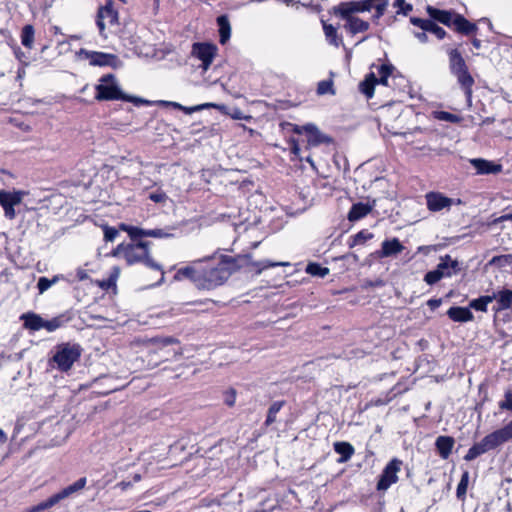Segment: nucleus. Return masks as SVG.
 Here are the masks:
<instances>
[{
	"instance_id": "603ef678",
	"label": "nucleus",
	"mask_w": 512,
	"mask_h": 512,
	"mask_svg": "<svg viewBox=\"0 0 512 512\" xmlns=\"http://www.w3.org/2000/svg\"><path fill=\"white\" fill-rule=\"evenodd\" d=\"M236 395V390L234 388H229L224 392V403L229 407H233L236 402Z\"/></svg>"
},
{
	"instance_id": "5fc2aeb1",
	"label": "nucleus",
	"mask_w": 512,
	"mask_h": 512,
	"mask_svg": "<svg viewBox=\"0 0 512 512\" xmlns=\"http://www.w3.org/2000/svg\"><path fill=\"white\" fill-rule=\"evenodd\" d=\"M154 203H164L167 200V195L163 191L152 192L148 197Z\"/></svg>"
},
{
	"instance_id": "58836bf2",
	"label": "nucleus",
	"mask_w": 512,
	"mask_h": 512,
	"mask_svg": "<svg viewBox=\"0 0 512 512\" xmlns=\"http://www.w3.org/2000/svg\"><path fill=\"white\" fill-rule=\"evenodd\" d=\"M305 271L311 276H316L320 278L326 277L330 272L328 267L321 266L319 263L316 262L308 263Z\"/></svg>"
},
{
	"instance_id": "a878e982",
	"label": "nucleus",
	"mask_w": 512,
	"mask_h": 512,
	"mask_svg": "<svg viewBox=\"0 0 512 512\" xmlns=\"http://www.w3.org/2000/svg\"><path fill=\"white\" fill-rule=\"evenodd\" d=\"M448 317L454 322L465 323L472 321L474 315L471 310L467 307L452 306L447 311Z\"/></svg>"
},
{
	"instance_id": "f8f14e48",
	"label": "nucleus",
	"mask_w": 512,
	"mask_h": 512,
	"mask_svg": "<svg viewBox=\"0 0 512 512\" xmlns=\"http://www.w3.org/2000/svg\"><path fill=\"white\" fill-rule=\"evenodd\" d=\"M26 194L22 190L6 191L0 190V205L4 210V215L7 219H14L16 211L14 207L22 202L23 196Z\"/></svg>"
},
{
	"instance_id": "2eb2a0df",
	"label": "nucleus",
	"mask_w": 512,
	"mask_h": 512,
	"mask_svg": "<svg viewBox=\"0 0 512 512\" xmlns=\"http://www.w3.org/2000/svg\"><path fill=\"white\" fill-rule=\"evenodd\" d=\"M174 279L181 281L188 279L200 289V262L194 261L191 265L178 269L174 275Z\"/></svg>"
},
{
	"instance_id": "0eeeda50",
	"label": "nucleus",
	"mask_w": 512,
	"mask_h": 512,
	"mask_svg": "<svg viewBox=\"0 0 512 512\" xmlns=\"http://www.w3.org/2000/svg\"><path fill=\"white\" fill-rule=\"evenodd\" d=\"M388 6V0H361L351 2H341L332 8V13L336 16H347L349 13L365 12L375 10L372 19L377 22L385 13Z\"/></svg>"
},
{
	"instance_id": "09e8293b",
	"label": "nucleus",
	"mask_w": 512,
	"mask_h": 512,
	"mask_svg": "<svg viewBox=\"0 0 512 512\" xmlns=\"http://www.w3.org/2000/svg\"><path fill=\"white\" fill-rule=\"evenodd\" d=\"M105 242H113L119 235V230L107 224L102 225Z\"/></svg>"
},
{
	"instance_id": "9d476101",
	"label": "nucleus",
	"mask_w": 512,
	"mask_h": 512,
	"mask_svg": "<svg viewBox=\"0 0 512 512\" xmlns=\"http://www.w3.org/2000/svg\"><path fill=\"white\" fill-rule=\"evenodd\" d=\"M119 24V13L114 7L113 1H106V3L98 8L96 15V25L99 29L100 35H104L106 27H113Z\"/></svg>"
},
{
	"instance_id": "864d4df0",
	"label": "nucleus",
	"mask_w": 512,
	"mask_h": 512,
	"mask_svg": "<svg viewBox=\"0 0 512 512\" xmlns=\"http://www.w3.org/2000/svg\"><path fill=\"white\" fill-rule=\"evenodd\" d=\"M435 117L438 119V120H443V121H448V122H456L458 120V116L455 115V114H452L450 112H446V111H438V112H435Z\"/></svg>"
},
{
	"instance_id": "49530a36",
	"label": "nucleus",
	"mask_w": 512,
	"mask_h": 512,
	"mask_svg": "<svg viewBox=\"0 0 512 512\" xmlns=\"http://www.w3.org/2000/svg\"><path fill=\"white\" fill-rule=\"evenodd\" d=\"M285 265L284 263H274L268 260L252 262L251 266L256 274H260L263 270H266L271 267Z\"/></svg>"
},
{
	"instance_id": "ddd939ff",
	"label": "nucleus",
	"mask_w": 512,
	"mask_h": 512,
	"mask_svg": "<svg viewBox=\"0 0 512 512\" xmlns=\"http://www.w3.org/2000/svg\"><path fill=\"white\" fill-rule=\"evenodd\" d=\"M426 206L430 212H439L443 209H449L453 204V199L445 196L438 191H430L425 194Z\"/></svg>"
},
{
	"instance_id": "37998d69",
	"label": "nucleus",
	"mask_w": 512,
	"mask_h": 512,
	"mask_svg": "<svg viewBox=\"0 0 512 512\" xmlns=\"http://www.w3.org/2000/svg\"><path fill=\"white\" fill-rule=\"evenodd\" d=\"M444 277H451V273L450 272H445L444 273V272H441L438 269H434V270L429 271V272H427L425 274L424 281L428 285H434V284H436L438 281H440Z\"/></svg>"
},
{
	"instance_id": "3c124183",
	"label": "nucleus",
	"mask_w": 512,
	"mask_h": 512,
	"mask_svg": "<svg viewBox=\"0 0 512 512\" xmlns=\"http://www.w3.org/2000/svg\"><path fill=\"white\" fill-rule=\"evenodd\" d=\"M499 408L503 411H512V391L505 392L504 400L499 402Z\"/></svg>"
},
{
	"instance_id": "680f3d73",
	"label": "nucleus",
	"mask_w": 512,
	"mask_h": 512,
	"mask_svg": "<svg viewBox=\"0 0 512 512\" xmlns=\"http://www.w3.org/2000/svg\"><path fill=\"white\" fill-rule=\"evenodd\" d=\"M415 37L421 42V43H427L428 42V36L427 34L422 30L421 32H416Z\"/></svg>"
},
{
	"instance_id": "5701e85b",
	"label": "nucleus",
	"mask_w": 512,
	"mask_h": 512,
	"mask_svg": "<svg viewBox=\"0 0 512 512\" xmlns=\"http://www.w3.org/2000/svg\"><path fill=\"white\" fill-rule=\"evenodd\" d=\"M89 59L91 65L100 67H116V64L118 62V57L115 54L104 52H92Z\"/></svg>"
},
{
	"instance_id": "79ce46f5",
	"label": "nucleus",
	"mask_w": 512,
	"mask_h": 512,
	"mask_svg": "<svg viewBox=\"0 0 512 512\" xmlns=\"http://www.w3.org/2000/svg\"><path fill=\"white\" fill-rule=\"evenodd\" d=\"M469 484V472L464 471L461 475V479L457 485L456 496L459 500H464L467 493V488Z\"/></svg>"
},
{
	"instance_id": "6ab92c4d",
	"label": "nucleus",
	"mask_w": 512,
	"mask_h": 512,
	"mask_svg": "<svg viewBox=\"0 0 512 512\" xmlns=\"http://www.w3.org/2000/svg\"><path fill=\"white\" fill-rule=\"evenodd\" d=\"M426 11L430 18L447 27L453 26V18L457 14L452 10H441L430 5L427 6Z\"/></svg>"
},
{
	"instance_id": "9b49d317",
	"label": "nucleus",
	"mask_w": 512,
	"mask_h": 512,
	"mask_svg": "<svg viewBox=\"0 0 512 512\" xmlns=\"http://www.w3.org/2000/svg\"><path fill=\"white\" fill-rule=\"evenodd\" d=\"M218 47L210 42H195L192 44L191 55L201 61V68L206 71L217 56Z\"/></svg>"
},
{
	"instance_id": "473e14b6",
	"label": "nucleus",
	"mask_w": 512,
	"mask_h": 512,
	"mask_svg": "<svg viewBox=\"0 0 512 512\" xmlns=\"http://www.w3.org/2000/svg\"><path fill=\"white\" fill-rule=\"evenodd\" d=\"M35 38V29L31 24L23 26L20 34L21 44L27 48L32 49Z\"/></svg>"
},
{
	"instance_id": "72a5a7b5",
	"label": "nucleus",
	"mask_w": 512,
	"mask_h": 512,
	"mask_svg": "<svg viewBox=\"0 0 512 512\" xmlns=\"http://www.w3.org/2000/svg\"><path fill=\"white\" fill-rule=\"evenodd\" d=\"M70 319L71 318L66 314L57 315L50 320H45L44 329L48 332H53L63 327L66 323L69 322Z\"/></svg>"
},
{
	"instance_id": "39448f33",
	"label": "nucleus",
	"mask_w": 512,
	"mask_h": 512,
	"mask_svg": "<svg viewBox=\"0 0 512 512\" xmlns=\"http://www.w3.org/2000/svg\"><path fill=\"white\" fill-rule=\"evenodd\" d=\"M447 55L450 73L456 77L468 104L471 105L475 80L469 71L468 65L458 48L448 49Z\"/></svg>"
},
{
	"instance_id": "393cba45",
	"label": "nucleus",
	"mask_w": 512,
	"mask_h": 512,
	"mask_svg": "<svg viewBox=\"0 0 512 512\" xmlns=\"http://www.w3.org/2000/svg\"><path fill=\"white\" fill-rule=\"evenodd\" d=\"M23 321V327L31 331H39L44 329L45 320L34 312H27L20 316Z\"/></svg>"
},
{
	"instance_id": "2f4dec72",
	"label": "nucleus",
	"mask_w": 512,
	"mask_h": 512,
	"mask_svg": "<svg viewBox=\"0 0 512 512\" xmlns=\"http://www.w3.org/2000/svg\"><path fill=\"white\" fill-rule=\"evenodd\" d=\"M286 402L284 400L274 401L268 408L266 420L264 421V427L268 428L277 421V414L284 407Z\"/></svg>"
},
{
	"instance_id": "4d7b16f0",
	"label": "nucleus",
	"mask_w": 512,
	"mask_h": 512,
	"mask_svg": "<svg viewBox=\"0 0 512 512\" xmlns=\"http://www.w3.org/2000/svg\"><path fill=\"white\" fill-rule=\"evenodd\" d=\"M493 219L491 220L492 225H498L504 221H512V213H505L501 216L495 217V215L492 216Z\"/></svg>"
},
{
	"instance_id": "4be33fe9",
	"label": "nucleus",
	"mask_w": 512,
	"mask_h": 512,
	"mask_svg": "<svg viewBox=\"0 0 512 512\" xmlns=\"http://www.w3.org/2000/svg\"><path fill=\"white\" fill-rule=\"evenodd\" d=\"M471 164L476 169L477 174L481 175L497 174L502 170V166L500 164H495L492 161L480 158L472 159Z\"/></svg>"
},
{
	"instance_id": "f704fd0d",
	"label": "nucleus",
	"mask_w": 512,
	"mask_h": 512,
	"mask_svg": "<svg viewBox=\"0 0 512 512\" xmlns=\"http://www.w3.org/2000/svg\"><path fill=\"white\" fill-rule=\"evenodd\" d=\"M119 229L127 232L133 242H136L141 237H147V229L127 225L125 223H121Z\"/></svg>"
},
{
	"instance_id": "c9c22d12",
	"label": "nucleus",
	"mask_w": 512,
	"mask_h": 512,
	"mask_svg": "<svg viewBox=\"0 0 512 512\" xmlns=\"http://www.w3.org/2000/svg\"><path fill=\"white\" fill-rule=\"evenodd\" d=\"M322 23L327 40L330 44L338 47L342 43V37L338 36L336 27H334L332 24H327L324 21H322Z\"/></svg>"
},
{
	"instance_id": "a211bd4d",
	"label": "nucleus",
	"mask_w": 512,
	"mask_h": 512,
	"mask_svg": "<svg viewBox=\"0 0 512 512\" xmlns=\"http://www.w3.org/2000/svg\"><path fill=\"white\" fill-rule=\"evenodd\" d=\"M453 27L457 33L465 36L476 35L478 32V26L459 13L453 18Z\"/></svg>"
},
{
	"instance_id": "c756f323",
	"label": "nucleus",
	"mask_w": 512,
	"mask_h": 512,
	"mask_svg": "<svg viewBox=\"0 0 512 512\" xmlns=\"http://www.w3.org/2000/svg\"><path fill=\"white\" fill-rule=\"evenodd\" d=\"M436 269L441 272H450L451 276L457 274L461 268L457 260H453L450 255H445L440 258V262L436 266Z\"/></svg>"
},
{
	"instance_id": "bb28decb",
	"label": "nucleus",
	"mask_w": 512,
	"mask_h": 512,
	"mask_svg": "<svg viewBox=\"0 0 512 512\" xmlns=\"http://www.w3.org/2000/svg\"><path fill=\"white\" fill-rule=\"evenodd\" d=\"M219 32V42L224 45L231 37V25L229 17L226 14L220 15L216 19Z\"/></svg>"
},
{
	"instance_id": "dca6fc26",
	"label": "nucleus",
	"mask_w": 512,
	"mask_h": 512,
	"mask_svg": "<svg viewBox=\"0 0 512 512\" xmlns=\"http://www.w3.org/2000/svg\"><path fill=\"white\" fill-rule=\"evenodd\" d=\"M86 483H87L86 477H81L73 484L63 488L61 491L50 496L49 499L52 502L53 506H55L61 500L68 498L72 494L82 490L86 486Z\"/></svg>"
},
{
	"instance_id": "4468645a",
	"label": "nucleus",
	"mask_w": 512,
	"mask_h": 512,
	"mask_svg": "<svg viewBox=\"0 0 512 512\" xmlns=\"http://www.w3.org/2000/svg\"><path fill=\"white\" fill-rule=\"evenodd\" d=\"M410 22L412 25L419 27L425 33L430 32L436 36L438 40H443L447 36V32L435 23V20L422 19L419 17H411Z\"/></svg>"
},
{
	"instance_id": "338daca9",
	"label": "nucleus",
	"mask_w": 512,
	"mask_h": 512,
	"mask_svg": "<svg viewBox=\"0 0 512 512\" xmlns=\"http://www.w3.org/2000/svg\"><path fill=\"white\" fill-rule=\"evenodd\" d=\"M209 300L206 299V300H200V301H195L193 302V304H200V305H203V304H206Z\"/></svg>"
},
{
	"instance_id": "cd10ccee",
	"label": "nucleus",
	"mask_w": 512,
	"mask_h": 512,
	"mask_svg": "<svg viewBox=\"0 0 512 512\" xmlns=\"http://www.w3.org/2000/svg\"><path fill=\"white\" fill-rule=\"evenodd\" d=\"M371 210L372 207L368 203H354L348 212L347 218L350 222H355L366 217Z\"/></svg>"
},
{
	"instance_id": "13d9d810",
	"label": "nucleus",
	"mask_w": 512,
	"mask_h": 512,
	"mask_svg": "<svg viewBox=\"0 0 512 512\" xmlns=\"http://www.w3.org/2000/svg\"><path fill=\"white\" fill-rule=\"evenodd\" d=\"M442 304V299L432 298L427 301V305L431 310L437 309Z\"/></svg>"
},
{
	"instance_id": "a19ab883",
	"label": "nucleus",
	"mask_w": 512,
	"mask_h": 512,
	"mask_svg": "<svg viewBox=\"0 0 512 512\" xmlns=\"http://www.w3.org/2000/svg\"><path fill=\"white\" fill-rule=\"evenodd\" d=\"M64 279L63 275H55L52 279H48L47 277H40L37 282V288L40 294L47 291L53 284L57 283L59 280Z\"/></svg>"
},
{
	"instance_id": "774afa93",
	"label": "nucleus",
	"mask_w": 512,
	"mask_h": 512,
	"mask_svg": "<svg viewBox=\"0 0 512 512\" xmlns=\"http://www.w3.org/2000/svg\"><path fill=\"white\" fill-rule=\"evenodd\" d=\"M172 342H173V339H172V338H167V339H165V343H166V344H167V343H172Z\"/></svg>"
},
{
	"instance_id": "69168bd1",
	"label": "nucleus",
	"mask_w": 512,
	"mask_h": 512,
	"mask_svg": "<svg viewBox=\"0 0 512 512\" xmlns=\"http://www.w3.org/2000/svg\"><path fill=\"white\" fill-rule=\"evenodd\" d=\"M7 441L6 433L0 428V443H5Z\"/></svg>"
},
{
	"instance_id": "423d86ee",
	"label": "nucleus",
	"mask_w": 512,
	"mask_h": 512,
	"mask_svg": "<svg viewBox=\"0 0 512 512\" xmlns=\"http://www.w3.org/2000/svg\"><path fill=\"white\" fill-rule=\"evenodd\" d=\"M150 245V241L141 240L136 243H121L113 249L112 255L115 257L122 256L128 265L143 262L148 267L159 269V265L149 256Z\"/></svg>"
},
{
	"instance_id": "6e6552de",
	"label": "nucleus",
	"mask_w": 512,
	"mask_h": 512,
	"mask_svg": "<svg viewBox=\"0 0 512 512\" xmlns=\"http://www.w3.org/2000/svg\"><path fill=\"white\" fill-rule=\"evenodd\" d=\"M82 354V347L78 343L63 342L55 346V353L49 360L51 367L60 372H68Z\"/></svg>"
},
{
	"instance_id": "de8ad7c7",
	"label": "nucleus",
	"mask_w": 512,
	"mask_h": 512,
	"mask_svg": "<svg viewBox=\"0 0 512 512\" xmlns=\"http://www.w3.org/2000/svg\"><path fill=\"white\" fill-rule=\"evenodd\" d=\"M52 507V502L50 501L49 498H47L46 500L38 503L37 505L24 509L22 512H44L45 510H48Z\"/></svg>"
},
{
	"instance_id": "6e6d98bb",
	"label": "nucleus",
	"mask_w": 512,
	"mask_h": 512,
	"mask_svg": "<svg viewBox=\"0 0 512 512\" xmlns=\"http://www.w3.org/2000/svg\"><path fill=\"white\" fill-rule=\"evenodd\" d=\"M168 236L169 234L164 232L163 229H147V237L165 238Z\"/></svg>"
},
{
	"instance_id": "412c9836",
	"label": "nucleus",
	"mask_w": 512,
	"mask_h": 512,
	"mask_svg": "<svg viewBox=\"0 0 512 512\" xmlns=\"http://www.w3.org/2000/svg\"><path fill=\"white\" fill-rule=\"evenodd\" d=\"M340 17L347 21L345 28L352 35L366 32L370 27L369 22L362 20L359 17L353 16V13H349L347 16Z\"/></svg>"
},
{
	"instance_id": "a18cd8bd",
	"label": "nucleus",
	"mask_w": 512,
	"mask_h": 512,
	"mask_svg": "<svg viewBox=\"0 0 512 512\" xmlns=\"http://www.w3.org/2000/svg\"><path fill=\"white\" fill-rule=\"evenodd\" d=\"M490 265L504 267L512 264V254L497 255L489 261Z\"/></svg>"
},
{
	"instance_id": "f257e3e1",
	"label": "nucleus",
	"mask_w": 512,
	"mask_h": 512,
	"mask_svg": "<svg viewBox=\"0 0 512 512\" xmlns=\"http://www.w3.org/2000/svg\"><path fill=\"white\" fill-rule=\"evenodd\" d=\"M281 127L283 130H287L298 135L297 138L289 137L287 140L291 153V161H306L311 164V166H314L311 155H304V153L309 151L312 147H316L323 143V136L319 129L311 123L300 126L290 122H283L281 123Z\"/></svg>"
},
{
	"instance_id": "b1692460",
	"label": "nucleus",
	"mask_w": 512,
	"mask_h": 512,
	"mask_svg": "<svg viewBox=\"0 0 512 512\" xmlns=\"http://www.w3.org/2000/svg\"><path fill=\"white\" fill-rule=\"evenodd\" d=\"M455 444V439L452 436H439L435 441L436 451L439 456L446 460L452 453Z\"/></svg>"
},
{
	"instance_id": "4c0bfd02",
	"label": "nucleus",
	"mask_w": 512,
	"mask_h": 512,
	"mask_svg": "<svg viewBox=\"0 0 512 512\" xmlns=\"http://www.w3.org/2000/svg\"><path fill=\"white\" fill-rule=\"evenodd\" d=\"M372 238L373 234L364 229L350 237L348 246L350 248H353L358 245H364L368 240Z\"/></svg>"
},
{
	"instance_id": "c03bdc74",
	"label": "nucleus",
	"mask_w": 512,
	"mask_h": 512,
	"mask_svg": "<svg viewBox=\"0 0 512 512\" xmlns=\"http://www.w3.org/2000/svg\"><path fill=\"white\" fill-rule=\"evenodd\" d=\"M317 94L325 95V94H335V90L333 87V81L331 79L322 80L317 85Z\"/></svg>"
},
{
	"instance_id": "f3484780",
	"label": "nucleus",
	"mask_w": 512,
	"mask_h": 512,
	"mask_svg": "<svg viewBox=\"0 0 512 512\" xmlns=\"http://www.w3.org/2000/svg\"><path fill=\"white\" fill-rule=\"evenodd\" d=\"M404 249L405 247L400 240L394 237L392 239H385L381 244V249L376 251V255L379 258H387L400 254Z\"/></svg>"
},
{
	"instance_id": "c85d7f7f",
	"label": "nucleus",
	"mask_w": 512,
	"mask_h": 512,
	"mask_svg": "<svg viewBox=\"0 0 512 512\" xmlns=\"http://www.w3.org/2000/svg\"><path fill=\"white\" fill-rule=\"evenodd\" d=\"M334 451L340 455L339 463H345L351 459L355 453L353 445L346 441H338L333 444Z\"/></svg>"
},
{
	"instance_id": "20e7f679",
	"label": "nucleus",
	"mask_w": 512,
	"mask_h": 512,
	"mask_svg": "<svg viewBox=\"0 0 512 512\" xmlns=\"http://www.w3.org/2000/svg\"><path fill=\"white\" fill-rule=\"evenodd\" d=\"M512 440V420L503 427L492 431L484 436L481 441L474 443L464 455L463 459L467 462L473 461L479 456L496 450L504 443Z\"/></svg>"
},
{
	"instance_id": "7c9ffc66",
	"label": "nucleus",
	"mask_w": 512,
	"mask_h": 512,
	"mask_svg": "<svg viewBox=\"0 0 512 512\" xmlns=\"http://www.w3.org/2000/svg\"><path fill=\"white\" fill-rule=\"evenodd\" d=\"M379 84L377 77L373 72L367 74L363 81L359 84L360 91L368 98H372L375 91V86Z\"/></svg>"
},
{
	"instance_id": "bf43d9fd",
	"label": "nucleus",
	"mask_w": 512,
	"mask_h": 512,
	"mask_svg": "<svg viewBox=\"0 0 512 512\" xmlns=\"http://www.w3.org/2000/svg\"><path fill=\"white\" fill-rule=\"evenodd\" d=\"M471 36H472V38H471L470 42H471L472 46L477 50L481 49L482 41L479 38H477L476 35H471Z\"/></svg>"
},
{
	"instance_id": "e433bc0d",
	"label": "nucleus",
	"mask_w": 512,
	"mask_h": 512,
	"mask_svg": "<svg viewBox=\"0 0 512 512\" xmlns=\"http://www.w3.org/2000/svg\"><path fill=\"white\" fill-rule=\"evenodd\" d=\"M494 296L492 295H484L479 298L473 299L469 306L476 311L487 312V306L489 303L494 301Z\"/></svg>"
},
{
	"instance_id": "aec40b11",
	"label": "nucleus",
	"mask_w": 512,
	"mask_h": 512,
	"mask_svg": "<svg viewBox=\"0 0 512 512\" xmlns=\"http://www.w3.org/2000/svg\"><path fill=\"white\" fill-rule=\"evenodd\" d=\"M492 296L495 297L494 300L496 301L492 307L494 312L498 313L512 308V290L504 288L496 293L494 292Z\"/></svg>"
},
{
	"instance_id": "ea45409f",
	"label": "nucleus",
	"mask_w": 512,
	"mask_h": 512,
	"mask_svg": "<svg viewBox=\"0 0 512 512\" xmlns=\"http://www.w3.org/2000/svg\"><path fill=\"white\" fill-rule=\"evenodd\" d=\"M394 66L392 64H382L378 67L379 78L377 81L379 84L383 86H389L388 79L392 75L394 71Z\"/></svg>"
},
{
	"instance_id": "8fccbe9b",
	"label": "nucleus",
	"mask_w": 512,
	"mask_h": 512,
	"mask_svg": "<svg viewBox=\"0 0 512 512\" xmlns=\"http://www.w3.org/2000/svg\"><path fill=\"white\" fill-rule=\"evenodd\" d=\"M394 6L398 7L397 14H403L405 16L408 15L413 9V6L409 3H406L405 0H395Z\"/></svg>"
},
{
	"instance_id": "7ed1b4c3",
	"label": "nucleus",
	"mask_w": 512,
	"mask_h": 512,
	"mask_svg": "<svg viewBox=\"0 0 512 512\" xmlns=\"http://www.w3.org/2000/svg\"><path fill=\"white\" fill-rule=\"evenodd\" d=\"M95 99L97 101L121 100L131 102L135 106H149L152 104L149 100L124 93L117 85L116 76L112 73L105 74L99 79V84L95 86Z\"/></svg>"
},
{
	"instance_id": "0e129e2a",
	"label": "nucleus",
	"mask_w": 512,
	"mask_h": 512,
	"mask_svg": "<svg viewBox=\"0 0 512 512\" xmlns=\"http://www.w3.org/2000/svg\"><path fill=\"white\" fill-rule=\"evenodd\" d=\"M209 107H215V105L212 104V103H206V104H202V105L196 106V107L192 108L191 110L192 111H198V110H202L204 108H209Z\"/></svg>"
},
{
	"instance_id": "1a4fd4ad",
	"label": "nucleus",
	"mask_w": 512,
	"mask_h": 512,
	"mask_svg": "<svg viewBox=\"0 0 512 512\" xmlns=\"http://www.w3.org/2000/svg\"><path fill=\"white\" fill-rule=\"evenodd\" d=\"M403 461L398 458H392L383 468L379 475L376 490L378 492L387 491L393 484L399 480L398 473L401 471Z\"/></svg>"
},
{
	"instance_id": "052dcab7",
	"label": "nucleus",
	"mask_w": 512,
	"mask_h": 512,
	"mask_svg": "<svg viewBox=\"0 0 512 512\" xmlns=\"http://www.w3.org/2000/svg\"><path fill=\"white\" fill-rule=\"evenodd\" d=\"M76 277L79 281H84L89 278L86 270H84V269H78L76 272Z\"/></svg>"
},
{
	"instance_id": "f03ea898",
	"label": "nucleus",
	"mask_w": 512,
	"mask_h": 512,
	"mask_svg": "<svg viewBox=\"0 0 512 512\" xmlns=\"http://www.w3.org/2000/svg\"><path fill=\"white\" fill-rule=\"evenodd\" d=\"M200 262V289L211 290L224 284L230 277L235 260L226 255L210 257Z\"/></svg>"
},
{
	"instance_id": "e2e57ef3",
	"label": "nucleus",
	"mask_w": 512,
	"mask_h": 512,
	"mask_svg": "<svg viewBox=\"0 0 512 512\" xmlns=\"http://www.w3.org/2000/svg\"><path fill=\"white\" fill-rule=\"evenodd\" d=\"M113 284L111 279L103 280L101 282H98V285L103 289H108Z\"/></svg>"
}]
</instances>
